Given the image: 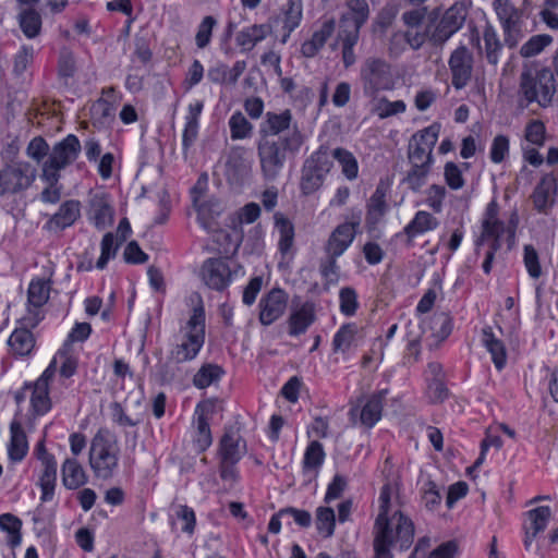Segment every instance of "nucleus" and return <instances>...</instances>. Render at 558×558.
Masks as SVG:
<instances>
[{
	"label": "nucleus",
	"mask_w": 558,
	"mask_h": 558,
	"mask_svg": "<svg viewBox=\"0 0 558 558\" xmlns=\"http://www.w3.org/2000/svg\"><path fill=\"white\" fill-rule=\"evenodd\" d=\"M289 295L280 288L271 289L259 301V322L264 326H269L279 319L286 312Z\"/></svg>",
	"instance_id": "13"
},
{
	"label": "nucleus",
	"mask_w": 558,
	"mask_h": 558,
	"mask_svg": "<svg viewBox=\"0 0 558 558\" xmlns=\"http://www.w3.org/2000/svg\"><path fill=\"white\" fill-rule=\"evenodd\" d=\"M119 448L116 440L98 432L92 440L89 449V464L96 477L107 480L113 475L118 468Z\"/></svg>",
	"instance_id": "5"
},
{
	"label": "nucleus",
	"mask_w": 558,
	"mask_h": 558,
	"mask_svg": "<svg viewBox=\"0 0 558 558\" xmlns=\"http://www.w3.org/2000/svg\"><path fill=\"white\" fill-rule=\"evenodd\" d=\"M338 37L342 40V61L348 69L355 62L353 47L357 43L359 33L339 29Z\"/></svg>",
	"instance_id": "46"
},
{
	"label": "nucleus",
	"mask_w": 558,
	"mask_h": 558,
	"mask_svg": "<svg viewBox=\"0 0 558 558\" xmlns=\"http://www.w3.org/2000/svg\"><path fill=\"white\" fill-rule=\"evenodd\" d=\"M388 186L384 182H379L374 194L367 204L366 221L368 225H376L384 217L388 209L386 203Z\"/></svg>",
	"instance_id": "23"
},
{
	"label": "nucleus",
	"mask_w": 558,
	"mask_h": 558,
	"mask_svg": "<svg viewBox=\"0 0 558 558\" xmlns=\"http://www.w3.org/2000/svg\"><path fill=\"white\" fill-rule=\"evenodd\" d=\"M90 215L95 226L104 229L112 222L113 211L102 198H94L90 204Z\"/></svg>",
	"instance_id": "38"
},
{
	"label": "nucleus",
	"mask_w": 558,
	"mask_h": 558,
	"mask_svg": "<svg viewBox=\"0 0 558 558\" xmlns=\"http://www.w3.org/2000/svg\"><path fill=\"white\" fill-rule=\"evenodd\" d=\"M336 525V515L332 508L319 507L316 511V527L324 537H330L333 534Z\"/></svg>",
	"instance_id": "47"
},
{
	"label": "nucleus",
	"mask_w": 558,
	"mask_h": 558,
	"mask_svg": "<svg viewBox=\"0 0 558 558\" xmlns=\"http://www.w3.org/2000/svg\"><path fill=\"white\" fill-rule=\"evenodd\" d=\"M175 517L184 523L182 526V532L192 535L196 526V517L194 510L186 505H179L175 507Z\"/></svg>",
	"instance_id": "62"
},
{
	"label": "nucleus",
	"mask_w": 558,
	"mask_h": 558,
	"mask_svg": "<svg viewBox=\"0 0 558 558\" xmlns=\"http://www.w3.org/2000/svg\"><path fill=\"white\" fill-rule=\"evenodd\" d=\"M405 104L403 100L389 101L386 97L376 100L372 109L379 119H386L398 113L405 111Z\"/></svg>",
	"instance_id": "44"
},
{
	"label": "nucleus",
	"mask_w": 558,
	"mask_h": 558,
	"mask_svg": "<svg viewBox=\"0 0 558 558\" xmlns=\"http://www.w3.org/2000/svg\"><path fill=\"white\" fill-rule=\"evenodd\" d=\"M276 226L280 233L279 251L282 254H286L289 252V250L292 247V244H293V239H294L293 225L290 222L289 219L280 217V218H276Z\"/></svg>",
	"instance_id": "49"
},
{
	"label": "nucleus",
	"mask_w": 558,
	"mask_h": 558,
	"mask_svg": "<svg viewBox=\"0 0 558 558\" xmlns=\"http://www.w3.org/2000/svg\"><path fill=\"white\" fill-rule=\"evenodd\" d=\"M50 279H33L27 291L28 304L38 310L47 303L50 292Z\"/></svg>",
	"instance_id": "36"
},
{
	"label": "nucleus",
	"mask_w": 558,
	"mask_h": 558,
	"mask_svg": "<svg viewBox=\"0 0 558 558\" xmlns=\"http://www.w3.org/2000/svg\"><path fill=\"white\" fill-rule=\"evenodd\" d=\"M509 153V138L506 135H497L492 143L490 159L495 163L501 162Z\"/></svg>",
	"instance_id": "64"
},
{
	"label": "nucleus",
	"mask_w": 558,
	"mask_h": 558,
	"mask_svg": "<svg viewBox=\"0 0 558 558\" xmlns=\"http://www.w3.org/2000/svg\"><path fill=\"white\" fill-rule=\"evenodd\" d=\"M408 159L411 165L427 166L433 163V150L420 146L416 142L410 141L408 149Z\"/></svg>",
	"instance_id": "52"
},
{
	"label": "nucleus",
	"mask_w": 558,
	"mask_h": 558,
	"mask_svg": "<svg viewBox=\"0 0 558 558\" xmlns=\"http://www.w3.org/2000/svg\"><path fill=\"white\" fill-rule=\"evenodd\" d=\"M22 521L12 513L0 515V529L11 535V545L17 546L21 543Z\"/></svg>",
	"instance_id": "48"
},
{
	"label": "nucleus",
	"mask_w": 558,
	"mask_h": 558,
	"mask_svg": "<svg viewBox=\"0 0 558 558\" xmlns=\"http://www.w3.org/2000/svg\"><path fill=\"white\" fill-rule=\"evenodd\" d=\"M484 41L486 47V58L490 64L498 62V52L501 49V44L497 37L495 29L487 26L484 31Z\"/></svg>",
	"instance_id": "53"
},
{
	"label": "nucleus",
	"mask_w": 558,
	"mask_h": 558,
	"mask_svg": "<svg viewBox=\"0 0 558 558\" xmlns=\"http://www.w3.org/2000/svg\"><path fill=\"white\" fill-rule=\"evenodd\" d=\"M331 167L332 161L330 160L328 148L322 146L303 165L300 182L302 193L310 195L316 192L323 185L325 177Z\"/></svg>",
	"instance_id": "8"
},
{
	"label": "nucleus",
	"mask_w": 558,
	"mask_h": 558,
	"mask_svg": "<svg viewBox=\"0 0 558 558\" xmlns=\"http://www.w3.org/2000/svg\"><path fill=\"white\" fill-rule=\"evenodd\" d=\"M81 149V143L73 134H69L65 138L56 143L48 158L43 162L40 177H47L49 180L56 181L60 171L76 160Z\"/></svg>",
	"instance_id": "7"
},
{
	"label": "nucleus",
	"mask_w": 558,
	"mask_h": 558,
	"mask_svg": "<svg viewBox=\"0 0 558 558\" xmlns=\"http://www.w3.org/2000/svg\"><path fill=\"white\" fill-rule=\"evenodd\" d=\"M207 408H213V404L204 403V404H198L196 408V413H198V417H197V436L195 439V446L199 452L205 451L213 442L208 417L205 415V411Z\"/></svg>",
	"instance_id": "27"
},
{
	"label": "nucleus",
	"mask_w": 558,
	"mask_h": 558,
	"mask_svg": "<svg viewBox=\"0 0 558 558\" xmlns=\"http://www.w3.org/2000/svg\"><path fill=\"white\" fill-rule=\"evenodd\" d=\"M340 311L345 316H352L357 310V295L353 288L345 287L340 290Z\"/></svg>",
	"instance_id": "58"
},
{
	"label": "nucleus",
	"mask_w": 558,
	"mask_h": 558,
	"mask_svg": "<svg viewBox=\"0 0 558 558\" xmlns=\"http://www.w3.org/2000/svg\"><path fill=\"white\" fill-rule=\"evenodd\" d=\"M482 227V234L476 241L477 248L486 241V234H497L499 231H505L504 222L498 219V205L495 201L487 205Z\"/></svg>",
	"instance_id": "29"
},
{
	"label": "nucleus",
	"mask_w": 558,
	"mask_h": 558,
	"mask_svg": "<svg viewBox=\"0 0 558 558\" xmlns=\"http://www.w3.org/2000/svg\"><path fill=\"white\" fill-rule=\"evenodd\" d=\"M241 147L232 148L226 161V173L229 179L239 180L248 172V163Z\"/></svg>",
	"instance_id": "31"
},
{
	"label": "nucleus",
	"mask_w": 558,
	"mask_h": 558,
	"mask_svg": "<svg viewBox=\"0 0 558 558\" xmlns=\"http://www.w3.org/2000/svg\"><path fill=\"white\" fill-rule=\"evenodd\" d=\"M292 121V114L290 110H284L281 113L267 112L266 120L260 125L259 135L264 137L265 135L279 137L282 136L281 133L288 131L291 132L290 125Z\"/></svg>",
	"instance_id": "20"
},
{
	"label": "nucleus",
	"mask_w": 558,
	"mask_h": 558,
	"mask_svg": "<svg viewBox=\"0 0 558 558\" xmlns=\"http://www.w3.org/2000/svg\"><path fill=\"white\" fill-rule=\"evenodd\" d=\"M556 92L554 73L549 69L539 71L526 70L520 76V94L526 101L537 102L541 107L550 104Z\"/></svg>",
	"instance_id": "3"
},
{
	"label": "nucleus",
	"mask_w": 558,
	"mask_h": 558,
	"mask_svg": "<svg viewBox=\"0 0 558 558\" xmlns=\"http://www.w3.org/2000/svg\"><path fill=\"white\" fill-rule=\"evenodd\" d=\"M204 283L217 291L225 290L231 282L232 272L223 258H208L201 268Z\"/></svg>",
	"instance_id": "14"
},
{
	"label": "nucleus",
	"mask_w": 558,
	"mask_h": 558,
	"mask_svg": "<svg viewBox=\"0 0 558 558\" xmlns=\"http://www.w3.org/2000/svg\"><path fill=\"white\" fill-rule=\"evenodd\" d=\"M11 439L8 447L10 460L19 462L24 459L28 451L26 434L19 421H13L10 425Z\"/></svg>",
	"instance_id": "22"
},
{
	"label": "nucleus",
	"mask_w": 558,
	"mask_h": 558,
	"mask_svg": "<svg viewBox=\"0 0 558 558\" xmlns=\"http://www.w3.org/2000/svg\"><path fill=\"white\" fill-rule=\"evenodd\" d=\"M119 243L114 244V236L111 232L104 235L101 241V254L96 263L98 269H104L111 257H114Z\"/></svg>",
	"instance_id": "59"
},
{
	"label": "nucleus",
	"mask_w": 558,
	"mask_h": 558,
	"mask_svg": "<svg viewBox=\"0 0 558 558\" xmlns=\"http://www.w3.org/2000/svg\"><path fill=\"white\" fill-rule=\"evenodd\" d=\"M44 472L40 476L39 484L41 487V500L48 501L52 499L54 485L57 480V463L53 456L43 457Z\"/></svg>",
	"instance_id": "26"
},
{
	"label": "nucleus",
	"mask_w": 558,
	"mask_h": 558,
	"mask_svg": "<svg viewBox=\"0 0 558 558\" xmlns=\"http://www.w3.org/2000/svg\"><path fill=\"white\" fill-rule=\"evenodd\" d=\"M349 12L340 20V29L360 33V28L366 22L369 14L368 4L365 0H349Z\"/></svg>",
	"instance_id": "16"
},
{
	"label": "nucleus",
	"mask_w": 558,
	"mask_h": 558,
	"mask_svg": "<svg viewBox=\"0 0 558 558\" xmlns=\"http://www.w3.org/2000/svg\"><path fill=\"white\" fill-rule=\"evenodd\" d=\"M432 329L435 330V337L445 340L452 330L451 317L447 313H438L432 317Z\"/></svg>",
	"instance_id": "60"
},
{
	"label": "nucleus",
	"mask_w": 558,
	"mask_h": 558,
	"mask_svg": "<svg viewBox=\"0 0 558 558\" xmlns=\"http://www.w3.org/2000/svg\"><path fill=\"white\" fill-rule=\"evenodd\" d=\"M494 8L502 27L521 21V12L509 0H495Z\"/></svg>",
	"instance_id": "42"
},
{
	"label": "nucleus",
	"mask_w": 558,
	"mask_h": 558,
	"mask_svg": "<svg viewBox=\"0 0 558 558\" xmlns=\"http://www.w3.org/2000/svg\"><path fill=\"white\" fill-rule=\"evenodd\" d=\"M466 17V10L461 4H453L450 7L436 28L429 36V41L435 46L444 45L454 33H457L463 25Z\"/></svg>",
	"instance_id": "10"
},
{
	"label": "nucleus",
	"mask_w": 558,
	"mask_h": 558,
	"mask_svg": "<svg viewBox=\"0 0 558 558\" xmlns=\"http://www.w3.org/2000/svg\"><path fill=\"white\" fill-rule=\"evenodd\" d=\"M19 25L27 38H35L41 31V16L33 8L22 9L17 15Z\"/></svg>",
	"instance_id": "34"
},
{
	"label": "nucleus",
	"mask_w": 558,
	"mask_h": 558,
	"mask_svg": "<svg viewBox=\"0 0 558 558\" xmlns=\"http://www.w3.org/2000/svg\"><path fill=\"white\" fill-rule=\"evenodd\" d=\"M438 226V220L427 211H417L413 220L404 228L408 235V243L411 244L412 239L420 233L434 230Z\"/></svg>",
	"instance_id": "28"
},
{
	"label": "nucleus",
	"mask_w": 558,
	"mask_h": 558,
	"mask_svg": "<svg viewBox=\"0 0 558 558\" xmlns=\"http://www.w3.org/2000/svg\"><path fill=\"white\" fill-rule=\"evenodd\" d=\"M216 24H217L216 19L210 15L205 16L203 19V21L201 22L197 33H196V36H195V43L199 49H204L205 47H207L209 45L210 38H211V33H213V29L216 26Z\"/></svg>",
	"instance_id": "57"
},
{
	"label": "nucleus",
	"mask_w": 558,
	"mask_h": 558,
	"mask_svg": "<svg viewBox=\"0 0 558 558\" xmlns=\"http://www.w3.org/2000/svg\"><path fill=\"white\" fill-rule=\"evenodd\" d=\"M483 343L492 354L496 368L501 369L506 364V348L504 343L495 337L490 327L483 329Z\"/></svg>",
	"instance_id": "35"
},
{
	"label": "nucleus",
	"mask_w": 558,
	"mask_h": 558,
	"mask_svg": "<svg viewBox=\"0 0 558 558\" xmlns=\"http://www.w3.org/2000/svg\"><path fill=\"white\" fill-rule=\"evenodd\" d=\"M182 343L178 344L170 354L174 363H183L193 360L205 341V311L203 305L193 308V314L186 323L185 336Z\"/></svg>",
	"instance_id": "4"
},
{
	"label": "nucleus",
	"mask_w": 558,
	"mask_h": 558,
	"mask_svg": "<svg viewBox=\"0 0 558 558\" xmlns=\"http://www.w3.org/2000/svg\"><path fill=\"white\" fill-rule=\"evenodd\" d=\"M332 157L340 163L342 173L349 179L353 180L357 177V161L349 150L344 148H336L332 151Z\"/></svg>",
	"instance_id": "43"
},
{
	"label": "nucleus",
	"mask_w": 558,
	"mask_h": 558,
	"mask_svg": "<svg viewBox=\"0 0 558 558\" xmlns=\"http://www.w3.org/2000/svg\"><path fill=\"white\" fill-rule=\"evenodd\" d=\"M269 31L270 27L268 25H253L236 35V44L243 49L251 50L258 41L267 36Z\"/></svg>",
	"instance_id": "37"
},
{
	"label": "nucleus",
	"mask_w": 558,
	"mask_h": 558,
	"mask_svg": "<svg viewBox=\"0 0 558 558\" xmlns=\"http://www.w3.org/2000/svg\"><path fill=\"white\" fill-rule=\"evenodd\" d=\"M440 132V124L434 123L424 130L415 133L410 141L416 142L417 145L427 148L428 150H433Z\"/></svg>",
	"instance_id": "51"
},
{
	"label": "nucleus",
	"mask_w": 558,
	"mask_h": 558,
	"mask_svg": "<svg viewBox=\"0 0 558 558\" xmlns=\"http://www.w3.org/2000/svg\"><path fill=\"white\" fill-rule=\"evenodd\" d=\"M220 458L227 463H238L246 452L245 441L231 430H227L220 440Z\"/></svg>",
	"instance_id": "18"
},
{
	"label": "nucleus",
	"mask_w": 558,
	"mask_h": 558,
	"mask_svg": "<svg viewBox=\"0 0 558 558\" xmlns=\"http://www.w3.org/2000/svg\"><path fill=\"white\" fill-rule=\"evenodd\" d=\"M393 485L385 483L379 495V512L374 524V558H392L390 547L399 543L401 549H408L414 538L412 520L400 510L391 511Z\"/></svg>",
	"instance_id": "1"
},
{
	"label": "nucleus",
	"mask_w": 558,
	"mask_h": 558,
	"mask_svg": "<svg viewBox=\"0 0 558 558\" xmlns=\"http://www.w3.org/2000/svg\"><path fill=\"white\" fill-rule=\"evenodd\" d=\"M81 216L80 202H64L46 225L49 231H60L72 226Z\"/></svg>",
	"instance_id": "17"
},
{
	"label": "nucleus",
	"mask_w": 558,
	"mask_h": 558,
	"mask_svg": "<svg viewBox=\"0 0 558 558\" xmlns=\"http://www.w3.org/2000/svg\"><path fill=\"white\" fill-rule=\"evenodd\" d=\"M386 390L373 395L362 408L360 413L361 423L367 427L374 426L381 417L383 400Z\"/></svg>",
	"instance_id": "32"
},
{
	"label": "nucleus",
	"mask_w": 558,
	"mask_h": 558,
	"mask_svg": "<svg viewBox=\"0 0 558 558\" xmlns=\"http://www.w3.org/2000/svg\"><path fill=\"white\" fill-rule=\"evenodd\" d=\"M50 147L47 141L41 136L34 137L26 147V155L37 163L41 162L45 157L48 158Z\"/></svg>",
	"instance_id": "54"
},
{
	"label": "nucleus",
	"mask_w": 558,
	"mask_h": 558,
	"mask_svg": "<svg viewBox=\"0 0 558 558\" xmlns=\"http://www.w3.org/2000/svg\"><path fill=\"white\" fill-rule=\"evenodd\" d=\"M523 260L525 268L532 278L537 279L542 276V267L539 264L538 254L533 245L527 244L524 246Z\"/></svg>",
	"instance_id": "61"
},
{
	"label": "nucleus",
	"mask_w": 558,
	"mask_h": 558,
	"mask_svg": "<svg viewBox=\"0 0 558 558\" xmlns=\"http://www.w3.org/2000/svg\"><path fill=\"white\" fill-rule=\"evenodd\" d=\"M333 31L335 21L330 20L325 22L320 29L315 32L312 38L302 45L301 51L303 56L306 58L314 57L319 51V49L324 47L326 40L331 36Z\"/></svg>",
	"instance_id": "25"
},
{
	"label": "nucleus",
	"mask_w": 558,
	"mask_h": 558,
	"mask_svg": "<svg viewBox=\"0 0 558 558\" xmlns=\"http://www.w3.org/2000/svg\"><path fill=\"white\" fill-rule=\"evenodd\" d=\"M551 40L553 38L549 35H535L521 47L520 53L526 58L533 57L539 53L546 46H548Z\"/></svg>",
	"instance_id": "55"
},
{
	"label": "nucleus",
	"mask_w": 558,
	"mask_h": 558,
	"mask_svg": "<svg viewBox=\"0 0 558 558\" xmlns=\"http://www.w3.org/2000/svg\"><path fill=\"white\" fill-rule=\"evenodd\" d=\"M448 63L452 86L456 89L464 88L472 78L474 63L472 52L465 46H460L453 50Z\"/></svg>",
	"instance_id": "12"
},
{
	"label": "nucleus",
	"mask_w": 558,
	"mask_h": 558,
	"mask_svg": "<svg viewBox=\"0 0 558 558\" xmlns=\"http://www.w3.org/2000/svg\"><path fill=\"white\" fill-rule=\"evenodd\" d=\"M557 180L551 174L544 175L536 185L532 199L538 213L547 214L555 203Z\"/></svg>",
	"instance_id": "15"
},
{
	"label": "nucleus",
	"mask_w": 558,
	"mask_h": 558,
	"mask_svg": "<svg viewBox=\"0 0 558 558\" xmlns=\"http://www.w3.org/2000/svg\"><path fill=\"white\" fill-rule=\"evenodd\" d=\"M315 320V307L311 302L304 303L300 308L292 312L289 319V333L291 336H299L304 333L306 329Z\"/></svg>",
	"instance_id": "21"
},
{
	"label": "nucleus",
	"mask_w": 558,
	"mask_h": 558,
	"mask_svg": "<svg viewBox=\"0 0 558 558\" xmlns=\"http://www.w3.org/2000/svg\"><path fill=\"white\" fill-rule=\"evenodd\" d=\"M360 78L364 95L374 99L379 92L392 89L395 84L390 64L377 57L364 60Z\"/></svg>",
	"instance_id": "6"
},
{
	"label": "nucleus",
	"mask_w": 558,
	"mask_h": 558,
	"mask_svg": "<svg viewBox=\"0 0 558 558\" xmlns=\"http://www.w3.org/2000/svg\"><path fill=\"white\" fill-rule=\"evenodd\" d=\"M325 452L323 449V445L314 440L312 441L304 453L303 468L305 470H315L319 468L324 461Z\"/></svg>",
	"instance_id": "50"
},
{
	"label": "nucleus",
	"mask_w": 558,
	"mask_h": 558,
	"mask_svg": "<svg viewBox=\"0 0 558 558\" xmlns=\"http://www.w3.org/2000/svg\"><path fill=\"white\" fill-rule=\"evenodd\" d=\"M232 140L248 138L253 132L252 123L240 111L233 113L229 120Z\"/></svg>",
	"instance_id": "41"
},
{
	"label": "nucleus",
	"mask_w": 558,
	"mask_h": 558,
	"mask_svg": "<svg viewBox=\"0 0 558 558\" xmlns=\"http://www.w3.org/2000/svg\"><path fill=\"white\" fill-rule=\"evenodd\" d=\"M302 19V2L301 0H289L288 9L286 10L284 28L292 32Z\"/></svg>",
	"instance_id": "63"
},
{
	"label": "nucleus",
	"mask_w": 558,
	"mask_h": 558,
	"mask_svg": "<svg viewBox=\"0 0 558 558\" xmlns=\"http://www.w3.org/2000/svg\"><path fill=\"white\" fill-rule=\"evenodd\" d=\"M36 178V169L29 162L17 161L0 170V196L27 190Z\"/></svg>",
	"instance_id": "9"
},
{
	"label": "nucleus",
	"mask_w": 558,
	"mask_h": 558,
	"mask_svg": "<svg viewBox=\"0 0 558 558\" xmlns=\"http://www.w3.org/2000/svg\"><path fill=\"white\" fill-rule=\"evenodd\" d=\"M8 344L14 354L24 356L34 349L35 339L27 328H17L10 336Z\"/></svg>",
	"instance_id": "33"
},
{
	"label": "nucleus",
	"mask_w": 558,
	"mask_h": 558,
	"mask_svg": "<svg viewBox=\"0 0 558 558\" xmlns=\"http://www.w3.org/2000/svg\"><path fill=\"white\" fill-rule=\"evenodd\" d=\"M304 143V136L296 125L283 136L274 137L265 135L259 137L257 154L263 175L267 180H275L284 167L288 155H294Z\"/></svg>",
	"instance_id": "2"
},
{
	"label": "nucleus",
	"mask_w": 558,
	"mask_h": 558,
	"mask_svg": "<svg viewBox=\"0 0 558 558\" xmlns=\"http://www.w3.org/2000/svg\"><path fill=\"white\" fill-rule=\"evenodd\" d=\"M223 369L219 365L216 364H206L202 366L198 372L194 375L193 384L197 388H206L219 380L223 375Z\"/></svg>",
	"instance_id": "40"
},
{
	"label": "nucleus",
	"mask_w": 558,
	"mask_h": 558,
	"mask_svg": "<svg viewBox=\"0 0 558 558\" xmlns=\"http://www.w3.org/2000/svg\"><path fill=\"white\" fill-rule=\"evenodd\" d=\"M62 481L69 489H76L86 483L85 471L75 459H66L64 461L62 465Z\"/></svg>",
	"instance_id": "30"
},
{
	"label": "nucleus",
	"mask_w": 558,
	"mask_h": 558,
	"mask_svg": "<svg viewBox=\"0 0 558 558\" xmlns=\"http://www.w3.org/2000/svg\"><path fill=\"white\" fill-rule=\"evenodd\" d=\"M429 170L430 167L427 166L411 165V170L408 172L404 182L416 192L425 184Z\"/></svg>",
	"instance_id": "56"
},
{
	"label": "nucleus",
	"mask_w": 558,
	"mask_h": 558,
	"mask_svg": "<svg viewBox=\"0 0 558 558\" xmlns=\"http://www.w3.org/2000/svg\"><path fill=\"white\" fill-rule=\"evenodd\" d=\"M526 515L531 521V526L525 527L524 545L525 548H529L536 535L546 529L551 518V510L548 506H539L527 511Z\"/></svg>",
	"instance_id": "19"
},
{
	"label": "nucleus",
	"mask_w": 558,
	"mask_h": 558,
	"mask_svg": "<svg viewBox=\"0 0 558 558\" xmlns=\"http://www.w3.org/2000/svg\"><path fill=\"white\" fill-rule=\"evenodd\" d=\"M361 223V211L352 213L350 221L339 225L330 234L325 246L326 254L341 256L353 242Z\"/></svg>",
	"instance_id": "11"
},
{
	"label": "nucleus",
	"mask_w": 558,
	"mask_h": 558,
	"mask_svg": "<svg viewBox=\"0 0 558 558\" xmlns=\"http://www.w3.org/2000/svg\"><path fill=\"white\" fill-rule=\"evenodd\" d=\"M357 327L353 323L343 325L338 332L335 335L332 341L333 351L347 352L354 341Z\"/></svg>",
	"instance_id": "45"
},
{
	"label": "nucleus",
	"mask_w": 558,
	"mask_h": 558,
	"mask_svg": "<svg viewBox=\"0 0 558 558\" xmlns=\"http://www.w3.org/2000/svg\"><path fill=\"white\" fill-rule=\"evenodd\" d=\"M204 104L201 100L195 101L189 106V113L186 116V123L183 132V149L186 151L195 142L198 134V118L202 113Z\"/></svg>",
	"instance_id": "24"
},
{
	"label": "nucleus",
	"mask_w": 558,
	"mask_h": 558,
	"mask_svg": "<svg viewBox=\"0 0 558 558\" xmlns=\"http://www.w3.org/2000/svg\"><path fill=\"white\" fill-rule=\"evenodd\" d=\"M32 407L37 415H43L50 410L51 402L49 390L44 380H37L32 393Z\"/></svg>",
	"instance_id": "39"
}]
</instances>
